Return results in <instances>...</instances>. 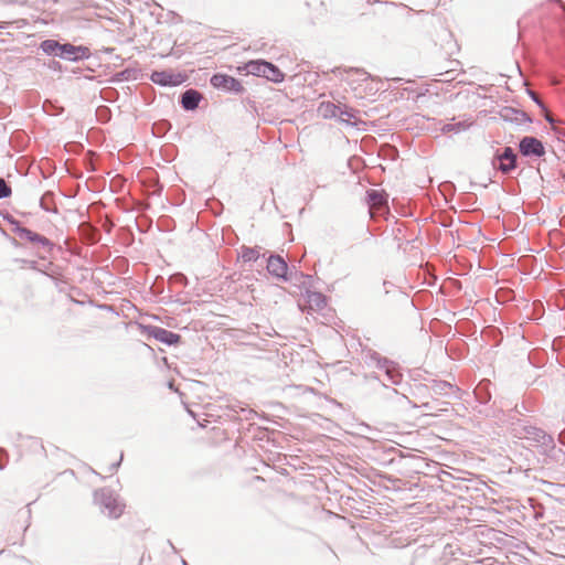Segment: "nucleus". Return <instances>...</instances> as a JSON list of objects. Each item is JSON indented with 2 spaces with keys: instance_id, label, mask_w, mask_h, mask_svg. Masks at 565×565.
<instances>
[{
  "instance_id": "obj_3",
  "label": "nucleus",
  "mask_w": 565,
  "mask_h": 565,
  "mask_svg": "<svg viewBox=\"0 0 565 565\" xmlns=\"http://www.w3.org/2000/svg\"><path fill=\"white\" fill-rule=\"evenodd\" d=\"M516 159L514 150L511 147H505L501 153L494 157L492 164L503 174H509L516 168Z\"/></svg>"
},
{
  "instance_id": "obj_25",
  "label": "nucleus",
  "mask_w": 565,
  "mask_h": 565,
  "mask_svg": "<svg viewBox=\"0 0 565 565\" xmlns=\"http://www.w3.org/2000/svg\"><path fill=\"white\" fill-rule=\"evenodd\" d=\"M33 245H36V246L43 248L47 253H51L54 247V244L49 238H46L45 236H43L41 234H40V239H38Z\"/></svg>"
},
{
  "instance_id": "obj_5",
  "label": "nucleus",
  "mask_w": 565,
  "mask_h": 565,
  "mask_svg": "<svg viewBox=\"0 0 565 565\" xmlns=\"http://www.w3.org/2000/svg\"><path fill=\"white\" fill-rule=\"evenodd\" d=\"M525 438L535 443L536 446L543 447L544 449H554V438L541 428L529 426L524 428Z\"/></svg>"
},
{
  "instance_id": "obj_18",
  "label": "nucleus",
  "mask_w": 565,
  "mask_h": 565,
  "mask_svg": "<svg viewBox=\"0 0 565 565\" xmlns=\"http://www.w3.org/2000/svg\"><path fill=\"white\" fill-rule=\"evenodd\" d=\"M264 77L274 83H281L285 79L284 73L273 63L267 62Z\"/></svg>"
},
{
  "instance_id": "obj_9",
  "label": "nucleus",
  "mask_w": 565,
  "mask_h": 565,
  "mask_svg": "<svg viewBox=\"0 0 565 565\" xmlns=\"http://www.w3.org/2000/svg\"><path fill=\"white\" fill-rule=\"evenodd\" d=\"M146 332L148 333V335L168 345H174L179 343L181 340L180 334L157 326L146 327Z\"/></svg>"
},
{
  "instance_id": "obj_16",
  "label": "nucleus",
  "mask_w": 565,
  "mask_h": 565,
  "mask_svg": "<svg viewBox=\"0 0 565 565\" xmlns=\"http://www.w3.org/2000/svg\"><path fill=\"white\" fill-rule=\"evenodd\" d=\"M340 106L331 102H322L318 107V113L323 118H338Z\"/></svg>"
},
{
  "instance_id": "obj_24",
  "label": "nucleus",
  "mask_w": 565,
  "mask_h": 565,
  "mask_svg": "<svg viewBox=\"0 0 565 565\" xmlns=\"http://www.w3.org/2000/svg\"><path fill=\"white\" fill-rule=\"evenodd\" d=\"M258 256V252L254 248L246 247L242 250V258L244 262H255Z\"/></svg>"
},
{
  "instance_id": "obj_1",
  "label": "nucleus",
  "mask_w": 565,
  "mask_h": 565,
  "mask_svg": "<svg viewBox=\"0 0 565 565\" xmlns=\"http://www.w3.org/2000/svg\"><path fill=\"white\" fill-rule=\"evenodd\" d=\"M95 501L100 505L102 511L110 518H119L125 505L118 500V497L109 489L103 488L95 491Z\"/></svg>"
},
{
  "instance_id": "obj_32",
  "label": "nucleus",
  "mask_w": 565,
  "mask_h": 565,
  "mask_svg": "<svg viewBox=\"0 0 565 565\" xmlns=\"http://www.w3.org/2000/svg\"><path fill=\"white\" fill-rule=\"evenodd\" d=\"M545 118H546L547 121L553 122V119H552L551 116L546 115Z\"/></svg>"
},
{
  "instance_id": "obj_19",
  "label": "nucleus",
  "mask_w": 565,
  "mask_h": 565,
  "mask_svg": "<svg viewBox=\"0 0 565 565\" xmlns=\"http://www.w3.org/2000/svg\"><path fill=\"white\" fill-rule=\"evenodd\" d=\"M367 203L371 207H381L385 203L383 194L376 190L367 191Z\"/></svg>"
},
{
  "instance_id": "obj_4",
  "label": "nucleus",
  "mask_w": 565,
  "mask_h": 565,
  "mask_svg": "<svg viewBox=\"0 0 565 565\" xmlns=\"http://www.w3.org/2000/svg\"><path fill=\"white\" fill-rule=\"evenodd\" d=\"M519 150L524 157H543L545 148L536 137L525 136L519 142Z\"/></svg>"
},
{
  "instance_id": "obj_6",
  "label": "nucleus",
  "mask_w": 565,
  "mask_h": 565,
  "mask_svg": "<svg viewBox=\"0 0 565 565\" xmlns=\"http://www.w3.org/2000/svg\"><path fill=\"white\" fill-rule=\"evenodd\" d=\"M211 84L213 87L225 92L238 94L244 90V87L238 79L225 74H214L211 77Z\"/></svg>"
},
{
  "instance_id": "obj_10",
  "label": "nucleus",
  "mask_w": 565,
  "mask_h": 565,
  "mask_svg": "<svg viewBox=\"0 0 565 565\" xmlns=\"http://www.w3.org/2000/svg\"><path fill=\"white\" fill-rule=\"evenodd\" d=\"M202 95L196 89H186L180 97V104L185 110H194L199 107Z\"/></svg>"
},
{
  "instance_id": "obj_11",
  "label": "nucleus",
  "mask_w": 565,
  "mask_h": 565,
  "mask_svg": "<svg viewBox=\"0 0 565 565\" xmlns=\"http://www.w3.org/2000/svg\"><path fill=\"white\" fill-rule=\"evenodd\" d=\"M180 75L172 74L170 72L166 71H156L151 74V81L154 84L161 85V86H175L181 83Z\"/></svg>"
},
{
  "instance_id": "obj_26",
  "label": "nucleus",
  "mask_w": 565,
  "mask_h": 565,
  "mask_svg": "<svg viewBox=\"0 0 565 565\" xmlns=\"http://www.w3.org/2000/svg\"><path fill=\"white\" fill-rule=\"evenodd\" d=\"M11 195V188L4 179L0 178V199H6Z\"/></svg>"
},
{
  "instance_id": "obj_2",
  "label": "nucleus",
  "mask_w": 565,
  "mask_h": 565,
  "mask_svg": "<svg viewBox=\"0 0 565 565\" xmlns=\"http://www.w3.org/2000/svg\"><path fill=\"white\" fill-rule=\"evenodd\" d=\"M371 360L375 363L376 367L385 371L387 381L397 385L402 381V373L397 370L396 364L386 358H382L379 353H373Z\"/></svg>"
},
{
  "instance_id": "obj_31",
  "label": "nucleus",
  "mask_w": 565,
  "mask_h": 565,
  "mask_svg": "<svg viewBox=\"0 0 565 565\" xmlns=\"http://www.w3.org/2000/svg\"><path fill=\"white\" fill-rule=\"evenodd\" d=\"M423 406H424L426 409L433 411V407H431L430 403H425Z\"/></svg>"
},
{
  "instance_id": "obj_20",
  "label": "nucleus",
  "mask_w": 565,
  "mask_h": 565,
  "mask_svg": "<svg viewBox=\"0 0 565 565\" xmlns=\"http://www.w3.org/2000/svg\"><path fill=\"white\" fill-rule=\"evenodd\" d=\"M469 126H470V124H468L466 121H459V122H455V124H445L441 127V132H444V134H449V132L458 134V132L467 130L469 128Z\"/></svg>"
},
{
  "instance_id": "obj_29",
  "label": "nucleus",
  "mask_w": 565,
  "mask_h": 565,
  "mask_svg": "<svg viewBox=\"0 0 565 565\" xmlns=\"http://www.w3.org/2000/svg\"><path fill=\"white\" fill-rule=\"evenodd\" d=\"M121 460H122V454L120 455L119 461L110 465V467H109L110 472L115 471L119 467Z\"/></svg>"
},
{
  "instance_id": "obj_12",
  "label": "nucleus",
  "mask_w": 565,
  "mask_h": 565,
  "mask_svg": "<svg viewBox=\"0 0 565 565\" xmlns=\"http://www.w3.org/2000/svg\"><path fill=\"white\" fill-rule=\"evenodd\" d=\"M429 388L434 395L438 396H448L456 391L455 386L446 381H433Z\"/></svg>"
},
{
  "instance_id": "obj_7",
  "label": "nucleus",
  "mask_w": 565,
  "mask_h": 565,
  "mask_svg": "<svg viewBox=\"0 0 565 565\" xmlns=\"http://www.w3.org/2000/svg\"><path fill=\"white\" fill-rule=\"evenodd\" d=\"M267 270L271 276L288 281L291 275H288V265L279 255H271L267 260Z\"/></svg>"
},
{
  "instance_id": "obj_28",
  "label": "nucleus",
  "mask_w": 565,
  "mask_h": 565,
  "mask_svg": "<svg viewBox=\"0 0 565 565\" xmlns=\"http://www.w3.org/2000/svg\"><path fill=\"white\" fill-rule=\"evenodd\" d=\"M529 95L531 96L532 100L535 102L542 109H545L543 102L539 98V96L534 92L529 90Z\"/></svg>"
},
{
  "instance_id": "obj_33",
  "label": "nucleus",
  "mask_w": 565,
  "mask_h": 565,
  "mask_svg": "<svg viewBox=\"0 0 565 565\" xmlns=\"http://www.w3.org/2000/svg\"><path fill=\"white\" fill-rule=\"evenodd\" d=\"M182 564H183V565H188L186 561H184V559L182 561Z\"/></svg>"
},
{
  "instance_id": "obj_13",
  "label": "nucleus",
  "mask_w": 565,
  "mask_h": 565,
  "mask_svg": "<svg viewBox=\"0 0 565 565\" xmlns=\"http://www.w3.org/2000/svg\"><path fill=\"white\" fill-rule=\"evenodd\" d=\"M307 303L312 310H321L326 307V297L318 291H308L306 296Z\"/></svg>"
},
{
  "instance_id": "obj_22",
  "label": "nucleus",
  "mask_w": 565,
  "mask_h": 565,
  "mask_svg": "<svg viewBox=\"0 0 565 565\" xmlns=\"http://www.w3.org/2000/svg\"><path fill=\"white\" fill-rule=\"evenodd\" d=\"M52 201H53V194L51 192H47L45 193L41 199H40V206L46 211V212H53V213H56L57 210L56 207H53L52 206Z\"/></svg>"
},
{
  "instance_id": "obj_21",
  "label": "nucleus",
  "mask_w": 565,
  "mask_h": 565,
  "mask_svg": "<svg viewBox=\"0 0 565 565\" xmlns=\"http://www.w3.org/2000/svg\"><path fill=\"white\" fill-rule=\"evenodd\" d=\"M355 114H356V111L353 108H350L348 106H343V107L340 106V110L338 113V118L342 122L350 124L351 119L356 118Z\"/></svg>"
},
{
  "instance_id": "obj_17",
  "label": "nucleus",
  "mask_w": 565,
  "mask_h": 565,
  "mask_svg": "<svg viewBox=\"0 0 565 565\" xmlns=\"http://www.w3.org/2000/svg\"><path fill=\"white\" fill-rule=\"evenodd\" d=\"M62 45L63 44L60 43L58 41L49 39V40H44L41 43L40 47L47 55L60 57L61 51H62Z\"/></svg>"
},
{
  "instance_id": "obj_15",
  "label": "nucleus",
  "mask_w": 565,
  "mask_h": 565,
  "mask_svg": "<svg viewBox=\"0 0 565 565\" xmlns=\"http://www.w3.org/2000/svg\"><path fill=\"white\" fill-rule=\"evenodd\" d=\"M266 63L267 61L264 60L249 61L244 65L243 68L247 74L264 77L266 71Z\"/></svg>"
},
{
  "instance_id": "obj_30",
  "label": "nucleus",
  "mask_w": 565,
  "mask_h": 565,
  "mask_svg": "<svg viewBox=\"0 0 565 565\" xmlns=\"http://www.w3.org/2000/svg\"><path fill=\"white\" fill-rule=\"evenodd\" d=\"M558 441L565 445V428L558 435Z\"/></svg>"
},
{
  "instance_id": "obj_14",
  "label": "nucleus",
  "mask_w": 565,
  "mask_h": 565,
  "mask_svg": "<svg viewBox=\"0 0 565 565\" xmlns=\"http://www.w3.org/2000/svg\"><path fill=\"white\" fill-rule=\"evenodd\" d=\"M12 223L15 225L12 231L17 236H19L20 239L28 241L32 244L40 239V234L21 226L18 222Z\"/></svg>"
},
{
  "instance_id": "obj_8",
  "label": "nucleus",
  "mask_w": 565,
  "mask_h": 565,
  "mask_svg": "<svg viewBox=\"0 0 565 565\" xmlns=\"http://www.w3.org/2000/svg\"><path fill=\"white\" fill-rule=\"evenodd\" d=\"M90 56V51L87 46L83 45H73L71 43H63L61 51V58L78 62L82 60H86Z\"/></svg>"
},
{
  "instance_id": "obj_27",
  "label": "nucleus",
  "mask_w": 565,
  "mask_h": 565,
  "mask_svg": "<svg viewBox=\"0 0 565 565\" xmlns=\"http://www.w3.org/2000/svg\"><path fill=\"white\" fill-rule=\"evenodd\" d=\"M348 73L356 74L361 81H367L370 78V74L362 70H351Z\"/></svg>"
},
{
  "instance_id": "obj_23",
  "label": "nucleus",
  "mask_w": 565,
  "mask_h": 565,
  "mask_svg": "<svg viewBox=\"0 0 565 565\" xmlns=\"http://www.w3.org/2000/svg\"><path fill=\"white\" fill-rule=\"evenodd\" d=\"M511 111L513 114V117H511L510 119L512 121H515L518 125L529 124L532 121V119L525 111L514 109H511Z\"/></svg>"
}]
</instances>
